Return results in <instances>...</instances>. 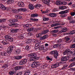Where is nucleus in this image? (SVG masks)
Returning a JSON list of instances; mask_svg holds the SVG:
<instances>
[{
    "label": "nucleus",
    "mask_w": 75,
    "mask_h": 75,
    "mask_svg": "<svg viewBox=\"0 0 75 75\" xmlns=\"http://www.w3.org/2000/svg\"><path fill=\"white\" fill-rule=\"evenodd\" d=\"M16 47L14 45L10 46L8 49L6 51V52H4L2 53V55L4 56H7L8 55L7 54H10V53L12 52L13 48H16Z\"/></svg>",
    "instance_id": "1"
},
{
    "label": "nucleus",
    "mask_w": 75,
    "mask_h": 75,
    "mask_svg": "<svg viewBox=\"0 0 75 75\" xmlns=\"http://www.w3.org/2000/svg\"><path fill=\"white\" fill-rule=\"evenodd\" d=\"M41 44L40 43H38L35 44V48L36 49H38L39 48V50L40 51H42L43 50H44V46L42 45L40 46Z\"/></svg>",
    "instance_id": "2"
},
{
    "label": "nucleus",
    "mask_w": 75,
    "mask_h": 75,
    "mask_svg": "<svg viewBox=\"0 0 75 75\" xmlns=\"http://www.w3.org/2000/svg\"><path fill=\"white\" fill-rule=\"evenodd\" d=\"M50 54H52V55H54V57L56 59L57 58V57L58 55V52H57V50L51 51L50 52Z\"/></svg>",
    "instance_id": "3"
},
{
    "label": "nucleus",
    "mask_w": 75,
    "mask_h": 75,
    "mask_svg": "<svg viewBox=\"0 0 75 75\" xmlns=\"http://www.w3.org/2000/svg\"><path fill=\"white\" fill-rule=\"evenodd\" d=\"M40 66V62H33L31 64V67L32 68H35V67H38Z\"/></svg>",
    "instance_id": "4"
},
{
    "label": "nucleus",
    "mask_w": 75,
    "mask_h": 75,
    "mask_svg": "<svg viewBox=\"0 0 75 75\" xmlns=\"http://www.w3.org/2000/svg\"><path fill=\"white\" fill-rule=\"evenodd\" d=\"M11 35H8L5 36V40L10 41V42H13V38L11 37Z\"/></svg>",
    "instance_id": "5"
},
{
    "label": "nucleus",
    "mask_w": 75,
    "mask_h": 75,
    "mask_svg": "<svg viewBox=\"0 0 75 75\" xmlns=\"http://www.w3.org/2000/svg\"><path fill=\"white\" fill-rule=\"evenodd\" d=\"M28 57H33V58H34L37 59H39V58L38 57H37V54L35 53H31L30 54H29Z\"/></svg>",
    "instance_id": "6"
},
{
    "label": "nucleus",
    "mask_w": 75,
    "mask_h": 75,
    "mask_svg": "<svg viewBox=\"0 0 75 75\" xmlns=\"http://www.w3.org/2000/svg\"><path fill=\"white\" fill-rule=\"evenodd\" d=\"M27 62V59H22L19 62V64L20 65H24L25 64H26Z\"/></svg>",
    "instance_id": "7"
},
{
    "label": "nucleus",
    "mask_w": 75,
    "mask_h": 75,
    "mask_svg": "<svg viewBox=\"0 0 75 75\" xmlns=\"http://www.w3.org/2000/svg\"><path fill=\"white\" fill-rule=\"evenodd\" d=\"M0 7L1 8V9H2V10H6V9H7L8 10H9V9H10V8L6 7H5V6H4V5H3V4H0Z\"/></svg>",
    "instance_id": "8"
},
{
    "label": "nucleus",
    "mask_w": 75,
    "mask_h": 75,
    "mask_svg": "<svg viewBox=\"0 0 75 75\" xmlns=\"http://www.w3.org/2000/svg\"><path fill=\"white\" fill-rule=\"evenodd\" d=\"M69 56H65L61 58L62 61H67L69 59Z\"/></svg>",
    "instance_id": "9"
},
{
    "label": "nucleus",
    "mask_w": 75,
    "mask_h": 75,
    "mask_svg": "<svg viewBox=\"0 0 75 75\" xmlns=\"http://www.w3.org/2000/svg\"><path fill=\"white\" fill-rule=\"evenodd\" d=\"M59 66V64L58 62H57L55 64H52L51 67L52 68H56L57 67H58Z\"/></svg>",
    "instance_id": "10"
},
{
    "label": "nucleus",
    "mask_w": 75,
    "mask_h": 75,
    "mask_svg": "<svg viewBox=\"0 0 75 75\" xmlns=\"http://www.w3.org/2000/svg\"><path fill=\"white\" fill-rule=\"evenodd\" d=\"M9 26L13 27L16 28L18 27V24L17 23H11L9 25Z\"/></svg>",
    "instance_id": "11"
},
{
    "label": "nucleus",
    "mask_w": 75,
    "mask_h": 75,
    "mask_svg": "<svg viewBox=\"0 0 75 75\" xmlns=\"http://www.w3.org/2000/svg\"><path fill=\"white\" fill-rule=\"evenodd\" d=\"M62 29L63 30H61L59 31V33L61 34L62 33H64V32H67V31H68V29L67 28H62Z\"/></svg>",
    "instance_id": "12"
},
{
    "label": "nucleus",
    "mask_w": 75,
    "mask_h": 75,
    "mask_svg": "<svg viewBox=\"0 0 75 75\" xmlns=\"http://www.w3.org/2000/svg\"><path fill=\"white\" fill-rule=\"evenodd\" d=\"M69 11V10H67L64 11H61L59 13V14H64L65 13H67Z\"/></svg>",
    "instance_id": "13"
},
{
    "label": "nucleus",
    "mask_w": 75,
    "mask_h": 75,
    "mask_svg": "<svg viewBox=\"0 0 75 75\" xmlns=\"http://www.w3.org/2000/svg\"><path fill=\"white\" fill-rule=\"evenodd\" d=\"M18 7H24V3L23 2H19L18 3Z\"/></svg>",
    "instance_id": "14"
},
{
    "label": "nucleus",
    "mask_w": 75,
    "mask_h": 75,
    "mask_svg": "<svg viewBox=\"0 0 75 75\" xmlns=\"http://www.w3.org/2000/svg\"><path fill=\"white\" fill-rule=\"evenodd\" d=\"M56 4L57 6H60L62 4V2L60 1L57 0L56 2Z\"/></svg>",
    "instance_id": "15"
},
{
    "label": "nucleus",
    "mask_w": 75,
    "mask_h": 75,
    "mask_svg": "<svg viewBox=\"0 0 75 75\" xmlns=\"http://www.w3.org/2000/svg\"><path fill=\"white\" fill-rule=\"evenodd\" d=\"M23 57L22 56H15L14 57V58L15 59H21V58H23Z\"/></svg>",
    "instance_id": "16"
},
{
    "label": "nucleus",
    "mask_w": 75,
    "mask_h": 75,
    "mask_svg": "<svg viewBox=\"0 0 75 75\" xmlns=\"http://www.w3.org/2000/svg\"><path fill=\"white\" fill-rule=\"evenodd\" d=\"M18 29H11V33H17V32L18 31Z\"/></svg>",
    "instance_id": "17"
},
{
    "label": "nucleus",
    "mask_w": 75,
    "mask_h": 75,
    "mask_svg": "<svg viewBox=\"0 0 75 75\" xmlns=\"http://www.w3.org/2000/svg\"><path fill=\"white\" fill-rule=\"evenodd\" d=\"M29 8L30 10H33L34 8V6L33 4H29Z\"/></svg>",
    "instance_id": "18"
},
{
    "label": "nucleus",
    "mask_w": 75,
    "mask_h": 75,
    "mask_svg": "<svg viewBox=\"0 0 75 75\" xmlns=\"http://www.w3.org/2000/svg\"><path fill=\"white\" fill-rule=\"evenodd\" d=\"M44 2L45 4L49 6L50 5V0H44Z\"/></svg>",
    "instance_id": "19"
},
{
    "label": "nucleus",
    "mask_w": 75,
    "mask_h": 75,
    "mask_svg": "<svg viewBox=\"0 0 75 75\" xmlns=\"http://www.w3.org/2000/svg\"><path fill=\"white\" fill-rule=\"evenodd\" d=\"M38 16V14L37 13H33L31 14L30 17H37Z\"/></svg>",
    "instance_id": "20"
},
{
    "label": "nucleus",
    "mask_w": 75,
    "mask_h": 75,
    "mask_svg": "<svg viewBox=\"0 0 75 75\" xmlns=\"http://www.w3.org/2000/svg\"><path fill=\"white\" fill-rule=\"evenodd\" d=\"M42 5L40 4H35L34 6L35 8H40V7H41Z\"/></svg>",
    "instance_id": "21"
},
{
    "label": "nucleus",
    "mask_w": 75,
    "mask_h": 75,
    "mask_svg": "<svg viewBox=\"0 0 75 75\" xmlns=\"http://www.w3.org/2000/svg\"><path fill=\"white\" fill-rule=\"evenodd\" d=\"M47 37V35H45L44 36H42V37L40 38V40H45Z\"/></svg>",
    "instance_id": "22"
},
{
    "label": "nucleus",
    "mask_w": 75,
    "mask_h": 75,
    "mask_svg": "<svg viewBox=\"0 0 75 75\" xmlns=\"http://www.w3.org/2000/svg\"><path fill=\"white\" fill-rule=\"evenodd\" d=\"M15 17L17 19H20V18H22V16H19L18 15H15Z\"/></svg>",
    "instance_id": "23"
},
{
    "label": "nucleus",
    "mask_w": 75,
    "mask_h": 75,
    "mask_svg": "<svg viewBox=\"0 0 75 75\" xmlns=\"http://www.w3.org/2000/svg\"><path fill=\"white\" fill-rule=\"evenodd\" d=\"M31 57L29 59L30 61H36V60H38V59H35V58L33 57Z\"/></svg>",
    "instance_id": "24"
},
{
    "label": "nucleus",
    "mask_w": 75,
    "mask_h": 75,
    "mask_svg": "<svg viewBox=\"0 0 75 75\" xmlns=\"http://www.w3.org/2000/svg\"><path fill=\"white\" fill-rule=\"evenodd\" d=\"M67 8V7L66 6H61L59 7V9L60 10H64V9H66Z\"/></svg>",
    "instance_id": "25"
},
{
    "label": "nucleus",
    "mask_w": 75,
    "mask_h": 75,
    "mask_svg": "<svg viewBox=\"0 0 75 75\" xmlns=\"http://www.w3.org/2000/svg\"><path fill=\"white\" fill-rule=\"evenodd\" d=\"M42 33H39L36 34V37L37 38H39L42 36Z\"/></svg>",
    "instance_id": "26"
},
{
    "label": "nucleus",
    "mask_w": 75,
    "mask_h": 75,
    "mask_svg": "<svg viewBox=\"0 0 75 75\" xmlns=\"http://www.w3.org/2000/svg\"><path fill=\"white\" fill-rule=\"evenodd\" d=\"M6 3L8 4V3H10V4H11V3H14V0H8L7 1Z\"/></svg>",
    "instance_id": "27"
},
{
    "label": "nucleus",
    "mask_w": 75,
    "mask_h": 75,
    "mask_svg": "<svg viewBox=\"0 0 75 75\" xmlns=\"http://www.w3.org/2000/svg\"><path fill=\"white\" fill-rule=\"evenodd\" d=\"M58 32V30L56 29L51 31V33L52 34H54V33H57Z\"/></svg>",
    "instance_id": "28"
},
{
    "label": "nucleus",
    "mask_w": 75,
    "mask_h": 75,
    "mask_svg": "<svg viewBox=\"0 0 75 75\" xmlns=\"http://www.w3.org/2000/svg\"><path fill=\"white\" fill-rule=\"evenodd\" d=\"M34 30V27H32L30 28H29L28 29V31L29 32H30L31 31H33Z\"/></svg>",
    "instance_id": "29"
},
{
    "label": "nucleus",
    "mask_w": 75,
    "mask_h": 75,
    "mask_svg": "<svg viewBox=\"0 0 75 75\" xmlns=\"http://www.w3.org/2000/svg\"><path fill=\"white\" fill-rule=\"evenodd\" d=\"M49 31V30H43L42 32V34H46V33H47V32H48Z\"/></svg>",
    "instance_id": "30"
},
{
    "label": "nucleus",
    "mask_w": 75,
    "mask_h": 75,
    "mask_svg": "<svg viewBox=\"0 0 75 75\" xmlns=\"http://www.w3.org/2000/svg\"><path fill=\"white\" fill-rule=\"evenodd\" d=\"M49 16H50L52 17H55L56 16V15L54 13H50Z\"/></svg>",
    "instance_id": "31"
},
{
    "label": "nucleus",
    "mask_w": 75,
    "mask_h": 75,
    "mask_svg": "<svg viewBox=\"0 0 75 75\" xmlns=\"http://www.w3.org/2000/svg\"><path fill=\"white\" fill-rule=\"evenodd\" d=\"M16 54L18 55L19 54H20V52H21V50L20 49H18L15 51Z\"/></svg>",
    "instance_id": "32"
},
{
    "label": "nucleus",
    "mask_w": 75,
    "mask_h": 75,
    "mask_svg": "<svg viewBox=\"0 0 75 75\" xmlns=\"http://www.w3.org/2000/svg\"><path fill=\"white\" fill-rule=\"evenodd\" d=\"M59 25V24L58 23H54L51 25V26L52 27H55V26H57V25Z\"/></svg>",
    "instance_id": "33"
},
{
    "label": "nucleus",
    "mask_w": 75,
    "mask_h": 75,
    "mask_svg": "<svg viewBox=\"0 0 75 75\" xmlns=\"http://www.w3.org/2000/svg\"><path fill=\"white\" fill-rule=\"evenodd\" d=\"M75 62H73L71 64H70L69 66V68H71V67H74V66H75Z\"/></svg>",
    "instance_id": "34"
},
{
    "label": "nucleus",
    "mask_w": 75,
    "mask_h": 75,
    "mask_svg": "<svg viewBox=\"0 0 75 75\" xmlns=\"http://www.w3.org/2000/svg\"><path fill=\"white\" fill-rule=\"evenodd\" d=\"M68 67V65L67 64H64L62 68V69H65Z\"/></svg>",
    "instance_id": "35"
},
{
    "label": "nucleus",
    "mask_w": 75,
    "mask_h": 75,
    "mask_svg": "<svg viewBox=\"0 0 75 75\" xmlns=\"http://www.w3.org/2000/svg\"><path fill=\"white\" fill-rule=\"evenodd\" d=\"M20 68H21V67H20V66L16 67L14 68V69H15L16 71H17V70L20 69Z\"/></svg>",
    "instance_id": "36"
},
{
    "label": "nucleus",
    "mask_w": 75,
    "mask_h": 75,
    "mask_svg": "<svg viewBox=\"0 0 75 75\" xmlns=\"http://www.w3.org/2000/svg\"><path fill=\"white\" fill-rule=\"evenodd\" d=\"M6 21V19H0V23H3V22H4Z\"/></svg>",
    "instance_id": "37"
},
{
    "label": "nucleus",
    "mask_w": 75,
    "mask_h": 75,
    "mask_svg": "<svg viewBox=\"0 0 75 75\" xmlns=\"http://www.w3.org/2000/svg\"><path fill=\"white\" fill-rule=\"evenodd\" d=\"M50 12V10L48 9L46 10V11H44L42 12V14H45V13H49Z\"/></svg>",
    "instance_id": "38"
},
{
    "label": "nucleus",
    "mask_w": 75,
    "mask_h": 75,
    "mask_svg": "<svg viewBox=\"0 0 75 75\" xmlns=\"http://www.w3.org/2000/svg\"><path fill=\"white\" fill-rule=\"evenodd\" d=\"M24 38V35H20L19 36V38L20 39H23Z\"/></svg>",
    "instance_id": "39"
},
{
    "label": "nucleus",
    "mask_w": 75,
    "mask_h": 75,
    "mask_svg": "<svg viewBox=\"0 0 75 75\" xmlns=\"http://www.w3.org/2000/svg\"><path fill=\"white\" fill-rule=\"evenodd\" d=\"M43 21H48L49 19L48 18L44 17L43 18Z\"/></svg>",
    "instance_id": "40"
},
{
    "label": "nucleus",
    "mask_w": 75,
    "mask_h": 75,
    "mask_svg": "<svg viewBox=\"0 0 75 75\" xmlns=\"http://www.w3.org/2000/svg\"><path fill=\"white\" fill-rule=\"evenodd\" d=\"M32 41V40L31 39H29L28 40L27 42H26L27 44H30L31 43Z\"/></svg>",
    "instance_id": "41"
},
{
    "label": "nucleus",
    "mask_w": 75,
    "mask_h": 75,
    "mask_svg": "<svg viewBox=\"0 0 75 75\" xmlns=\"http://www.w3.org/2000/svg\"><path fill=\"white\" fill-rule=\"evenodd\" d=\"M75 23V20H71L70 21H69V23H71L74 24Z\"/></svg>",
    "instance_id": "42"
},
{
    "label": "nucleus",
    "mask_w": 75,
    "mask_h": 75,
    "mask_svg": "<svg viewBox=\"0 0 75 75\" xmlns=\"http://www.w3.org/2000/svg\"><path fill=\"white\" fill-rule=\"evenodd\" d=\"M2 43L4 45H7V44H8V42H6L5 41L3 40Z\"/></svg>",
    "instance_id": "43"
},
{
    "label": "nucleus",
    "mask_w": 75,
    "mask_h": 75,
    "mask_svg": "<svg viewBox=\"0 0 75 75\" xmlns=\"http://www.w3.org/2000/svg\"><path fill=\"white\" fill-rule=\"evenodd\" d=\"M64 42V41L62 40L59 39L58 40V42H59L60 43H62Z\"/></svg>",
    "instance_id": "44"
},
{
    "label": "nucleus",
    "mask_w": 75,
    "mask_h": 75,
    "mask_svg": "<svg viewBox=\"0 0 75 75\" xmlns=\"http://www.w3.org/2000/svg\"><path fill=\"white\" fill-rule=\"evenodd\" d=\"M66 54H68V52H67L66 50H65V51L63 53V55H66Z\"/></svg>",
    "instance_id": "45"
},
{
    "label": "nucleus",
    "mask_w": 75,
    "mask_h": 75,
    "mask_svg": "<svg viewBox=\"0 0 75 75\" xmlns=\"http://www.w3.org/2000/svg\"><path fill=\"white\" fill-rule=\"evenodd\" d=\"M70 48H75V43L71 45L70 46Z\"/></svg>",
    "instance_id": "46"
},
{
    "label": "nucleus",
    "mask_w": 75,
    "mask_h": 75,
    "mask_svg": "<svg viewBox=\"0 0 75 75\" xmlns=\"http://www.w3.org/2000/svg\"><path fill=\"white\" fill-rule=\"evenodd\" d=\"M68 20H70V21L72 20L73 18L71 17H69L67 18Z\"/></svg>",
    "instance_id": "47"
},
{
    "label": "nucleus",
    "mask_w": 75,
    "mask_h": 75,
    "mask_svg": "<svg viewBox=\"0 0 75 75\" xmlns=\"http://www.w3.org/2000/svg\"><path fill=\"white\" fill-rule=\"evenodd\" d=\"M12 12L14 13H17V10L16 9H12Z\"/></svg>",
    "instance_id": "48"
},
{
    "label": "nucleus",
    "mask_w": 75,
    "mask_h": 75,
    "mask_svg": "<svg viewBox=\"0 0 75 75\" xmlns=\"http://www.w3.org/2000/svg\"><path fill=\"white\" fill-rule=\"evenodd\" d=\"M71 14V16H74L75 15V12H72Z\"/></svg>",
    "instance_id": "49"
},
{
    "label": "nucleus",
    "mask_w": 75,
    "mask_h": 75,
    "mask_svg": "<svg viewBox=\"0 0 75 75\" xmlns=\"http://www.w3.org/2000/svg\"><path fill=\"white\" fill-rule=\"evenodd\" d=\"M2 67L3 68H6L8 67V65H7V64H5L4 66H2Z\"/></svg>",
    "instance_id": "50"
},
{
    "label": "nucleus",
    "mask_w": 75,
    "mask_h": 75,
    "mask_svg": "<svg viewBox=\"0 0 75 75\" xmlns=\"http://www.w3.org/2000/svg\"><path fill=\"white\" fill-rule=\"evenodd\" d=\"M9 74L10 75H13V74H14V72L12 71H10L9 72Z\"/></svg>",
    "instance_id": "51"
},
{
    "label": "nucleus",
    "mask_w": 75,
    "mask_h": 75,
    "mask_svg": "<svg viewBox=\"0 0 75 75\" xmlns=\"http://www.w3.org/2000/svg\"><path fill=\"white\" fill-rule=\"evenodd\" d=\"M3 48V46L1 45H0V51L2 50V48Z\"/></svg>",
    "instance_id": "52"
},
{
    "label": "nucleus",
    "mask_w": 75,
    "mask_h": 75,
    "mask_svg": "<svg viewBox=\"0 0 75 75\" xmlns=\"http://www.w3.org/2000/svg\"><path fill=\"white\" fill-rule=\"evenodd\" d=\"M73 53V52L72 51H71V50L68 52V55H70V54H72Z\"/></svg>",
    "instance_id": "53"
},
{
    "label": "nucleus",
    "mask_w": 75,
    "mask_h": 75,
    "mask_svg": "<svg viewBox=\"0 0 75 75\" xmlns=\"http://www.w3.org/2000/svg\"><path fill=\"white\" fill-rule=\"evenodd\" d=\"M17 21V20L16 19H13V23H16Z\"/></svg>",
    "instance_id": "54"
},
{
    "label": "nucleus",
    "mask_w": 75,
    "mask_h": 75,
    "mask_svg": "<svg viewBox=\"0 0 75 75\" xmlns=\"http://www.w3.org/2000/svg\"><path fill=\"white\" fill-rule=\"evenodd\" d=\"M65 40L67 41H69V40H70V38L68 37H66L65 38Z\"/></svg>",
    "instance_id": "55"
},
{
    "label": "nucleus",
    "mask_w": 75,
    "mask_h": 75,
    "mask_svg": "<svg viewBox=\"0 0 75 75\" xmlns=\"http://www.w3.org/2000/svg\"><path fill=\"white\" fill-rule=\"evenodd\" d=\"M47 59L48 60H50V61H52V59H51L48 56H47L46 57Z\"/></svg>",
    "instance_id": "56"
},
{
    "label": "nucleus",
    "mask_w": 75,
    "mask_h": 75,
    "mask_svg": "<svg viewBox=\"0 0 75 75\" xmlns=\"http://www.w3.org/2000/svg\"><path fill=\"white\" fill-rule=\"evenodd\" d=\"M9 21L10 23H13V19H10Z\"/></svg>",
    "instance_id": "57"
},
{
    "label": "nucleus",
    "mask_w": 75,
    "mask_h": 75,
    "mask_svg": "<svg viewBox=\"0 0 75 75\" xmlns=\"http://www.w3.org/2000/svg\"><path fill=\"white\" fill-rule=\"evenodd\" d=\"M75 61V58L74 57V58H72V59L70 60V61L71 62H73V61Z\"/></svg>",
    "instance_id": "58"
},
{
    "label": "nucleus",
    "mask_w": 75,
    "mask_h": 75,
    "mask_svg": "<svg viewBox=\"0 0 75 75\" xmlns=\"http://www.w3.org/2000/svg\"><path fill=\"white\" fill-rule=\"evenodd\" d=\"M61 28V26H58L56 27H54V29H56L57 28Z\"/></svg>",
    "instance_id": "59"
},
{
    "label": "nucleus",
    "mask_w": 75,
    "mask_h": 75,
    "mask_svg": "<svg viewBox=\"0 0 75 75\" xmlns=\"http://www.w3.org/2000/svg\"><path fill=\"white\" fill-rule=\"evenodd\" d=\"M27 10V9L25 8H22V11H25Z\"/></svg>",
    "instance_id": "60"
},
{
    "label": "nucleus",
    "mask_w": 75,
    "mask_h": 75,
    "mask_svg": "<svg viewBox=\"0 0 75 75\" xmlns=\"http://www.w3.org/2000/svg\"><path fill=\"white\" fill-rule=\"evenodd\" d=\"M29 46H26L25 47L26 50H29Z\"/></svg>",
    "instance_id": "61"
},
{
    "label": "nucleus",
    "mask_w": 75,
    "mask_h": 75,
    "mask_svg": "<svg viewBox=\"0 0 75 75\" xmlns=\"http://www.w3.org/2000/svg\"><path fill=\"white\" fill-rule=\"evenodd\" d=\"M25 73H27L28 74H30V70H28Z\"/></svg>",
    "instance_id": "62"
},
{
    "label": "nucleus",
    "mask_w": 75,
    "mask_h": 75,
    "mask_svg": "<svg viewBox=\"0 0 75 75\" xmlns=\"http://www.w3.org/2000/svg\"><path fill=\"white\" fill-rule=\"evenodd\" d=\"M71 4H72V1H71L70 3L68 4V6H70V5H71Z\"/></svg>",
    "instance_id": "63"
},
{
    "label": "nucleus",
    "mask_w": 75,
    "mask_h": 75,
    "mask_svg": "<svg viewBox=\"0 0 75 75\" xmlns=\"http://www.w3.org/2000/svg\"><path fill=\"white\" fill-rule=\"evenodd\" d=\"M19 75H21L22 74V72L21 71H19L18 72Z\"/></svg>",
    "instance_id": "64"
}]
</instances>
